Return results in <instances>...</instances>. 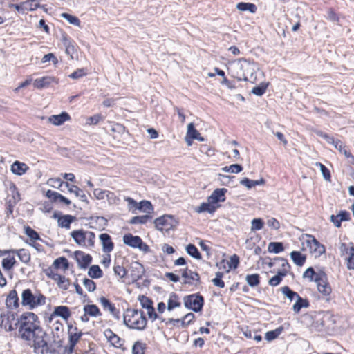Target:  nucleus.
Here are the masks:
<instances>
[{
    "label": "nucleus",
    "mask_w": 354,
    "mask_h": 354,
    "mask_svg": "<svg viewBox=\"0 0 354 354\" xmlns=\"http://www.w3.org/2000/svg\"><path fill=\"white\" fill-rule=\"evenodd\" d=\"M267 87H268V84L261 83L259 86H254L252 89L251 92H252V93H253L254 95H255L257 96H261L266 93Z\"/></svg>",
    "instance_id": "nucleus-52"
},
{
    "label": "nucleus",
    "mask_w": 354,
    "mask_h": 354,
    "mask_svg": "<svg viewBox=\"0 0 354 354\" xmlns=\"http://www.w3.org/2000/svg\"><path fill=\"white\" fill-rule=\"evenodd\" d=\"M316 165L320 168V171L322 172V174L324 178L326 180L330 181L331 176H330V171L328 169V168L321 162H317Z\"/></svg>",
    "instance_id": "nucleus-58"
},
{
    "label": "nucleus",
    "mask_w": 354,
    "mask_h": 354,
    "mask_svg": "<svg viewBox=\"0 0 354 354\" xmlns=\"http://www.w3.org/2000/svg\"><path fill=\"white\" fill-rule=\"evenodd\" d=\"M71 236L77 245L81 246H86V231L83 230H73L71 232Z\"/></svg>",
    "instance_id": "nucleus-18"
},
{
    "label": "nucleus",
    "mask_w": 354,
    "mask_h": 354,
    "mask_svg": "<svg viewBox=\"0 0 354 354\" xmlns=\"http://www.w3.org/2000/svg\"><path fill=\"white\" fill-rule=\"evenodd\" d=\"M315 282L317 284L319 292L325 297L327 301H329L332 293V288L328 281V277L325 272L318 274Z\"/></svg>",
    "instance_id": "nucleus-6"
},
{
    "label": "nucleus",
    "mask_w": 354,
    "mask_h": 354,
    "mask_svg": "<svg viewBox=\"0 0 354 354\" xmlns=\"http://www.w3.org/2000/svg\"><path fill=\"white\" fill-rule=\"evenodd\" d=\"M53 314L62 317L64 320H67L71 317V311L66 306H59L55 308Z\"/></svg>",
    "instance_id": "nucleus-24"
},
{
    "label": "nucleus",
    "mask_w": 354,
    "mask_h": 354,
    "mask_svg": "<svg viewBox=\"0 0 354 354\" xmlns=\"http://www.w3.org/2000/svg\"><path fill=\"white\" fill-rule=\"evenodd\" d=\"M183 301L187 308L196 313L201 311L204 305V298L199 293L185 296Z\"/></svg>",
    "instance_id": "nucleus-5"
},
{
    "label": "nucleus",
    "mask_w": 354,
    "mask_h": 354,
    "mask_svg": "<svg viewBox=\"0 0 354 354\" xmlns=\"http://www.w3.org/2000/svg\"><path fill=\"white\" fill-rule=\"evenodd\" d=\"M53 265L56 269L62 267L64 270H67L69 267L68 261L67 259L64 257H61L56 259L54 261Z\"/></svg>",
    "instance_id": "nucleus-45"
},
{
    "label": "nucleus",
    "mask_w": 354,
    "mask_h": 354,
    "mask_svg": "<svg viewBox=\"0 0 354 354\" xmlns=\"http://www.w3.org/2000/svg\"><path fill=\"white\" fill-rule=\"evenodd\" d=\"M324 272L320 270L318 272H315L312 267H309L306 270V271L303 274V278H307L310 280V281H315V279L317 278L318 274Z\"/></svg>",
    "instance_id": "nucleus-42"
},
{
    "label": "nucleus",
    "mask_w": 354,
    "mask_h": 354,
    "mask_svg": "<svg viewBox=\"0 0 354 354\" xmlns=\"http://www.w3.org/2000/svg\"><path fill=\"white\" fill-rule=\"evenodd\" d=\"M306 244L310 248L311 252L317 255H321L325 252L324 246L321 244L313 235H308L306 240Z\"/></svg>",
    "instance_id": "nucleus-11"
},
{
    "label": "nucleus",
    "mask_w": 354,
    "mask_h": 354,
    "mask_svg": "<svg viewBox=\"0 0 354 354\" xmlns=\"http://www.w3.org/2000/svg\"><path fill=\"white\" fill-rule=\"evenodd\" d=\"M88 275L91 279H100L103 276V272L97 265L91 266L88 271Z\"/></svg>",
    "instance_id": "nucleus-35"
},
{
    "label": "nucleus",
    "mask_w": 354,
    "mask_h": 354,
    "mask_svg": "<svg viewBox=\"0 0 354 354\" xmlns=\"http://www.w3.org/2000/svg\"><path fill=\"white\" fill-rule=\"evenodd\" d=\"M351 250L349 254L344 257V259L346 261L347 268L349 270H354V245L353 243H350Z\"/></svg>",
    "instance_id": "nucleus-34"
},
{
    "label": "nucleus",
    "mask_w": 354,
    "mask_h": 354,
    "mask_svg": "<svg viewBox=\"0 0 354 354\" xmlns=\"http://www.w3.org/2000/svg\"><path fill=\"white\" fill-rule=\"evenodd\" d=\"M264 222L261 218H254L251 222V231L255 232L263 227Z\"/></svg>",
    "instance_id": "nucleus-55"
},
{
    "label": "nucleus",
    "mask_w": 354,
    "mask_h": 354,
    "mask_svg": "<svg viewBox=\"0 0 354 354\" xmlns=\"http://www.w3.org/2000/svg\"><path fill=\"white\" fill-rule=\"evenodd\" d=\"M309 306V301L299 295L296 299L295 304L292 306V310L295 313H298L302 308H308Z\"/></svg>",
    "instance_id": "nucleus-26"
},
{
    "label": "nucleus",
    "mask_w": 354,
    "mask_h": 354,
    "mask_svg": "<svg viewBox=\"0 0 354 354\" xmlns=\"http://www.w3.org/2000/svg\"><path fill=\"white\" fill-rule=\"evenodd\" d=\"M290 257L294 263L298 266H302L305 263L306 259V255L301 254L299 251H292L290 253Z\"/></svg>",
    "instance_id": "nucleus-27"
},
{
    "label": "nucleus",
    "mask_w": 354,
    "mask_h": 354,
    "mask_svg": "<svg viewBox=\"0 0 354 354\" xmlns=\"http://www.w3.org/2000/svg\"><path fill=\"white\" fill-rule=\"evenodd\" d=\"M10 253L16 254L20 261L25 264H28L30 261V253L26 249L10 250Z\"/></svg>",
    "instance_id": "nucleus-22"
},
{
    "label": "nucleus",
    "mask_w": 354,
    "mask_h": 354,
    "mask_svg": "<svg viewBox=\"0 0 354 354\" xmlns=\"http://www.w3.org/2000/svg\"><path fill=\"white\" fill-rule=\"evenodd\" d=\"M46 297L41 293L37 295H33L30 289H26L21 294V304L24 306H28L29 309L32 310L37 306L44 305Z\"/></svg>",
    "instance_id": "nucleus-4"
},
{
    "label": "nucleus",
    "mask_w": 354,
    "mask_h": 354,
    "mask_svg": "<svg viewBox=\"0 0 354 354\" xmlns=\"http://www.w3.org/2000/svg\"><path fill=\"white\" fill-rule=\"evenodd\" d=\"M130 272L132 280L136 281L142 277L145 274V269L141 263L136 261L131 264Z\"/></svg>",
    "instance_id": "nucleus-13"
},
{
    "label": "nucleus",
    "mask_w": 354,
    "mask_h": 354,
    "mask_svg": "<svg viewBox=\"0 0 354 354\" xmlns=\"http://www.w3.org/2000/svg\"><path fill=\"white\" fill-rule=\"evenodd\" d=\"M83 285L88 292H93L96 289L95 283L90 279L85 278L83 280Z\"/></svg>",
    "instance_id": "nucleus-61"
},
{
    "label": "nucleus",
    "mask_w": 354,
    "mask_h": 354,
    "mask_svg": "<svg viewBox=\"0 0 354 354\" xmlns=\"http://www.w3.org/2000/svg\"><path fill=\"white\" fill-rule=\"evenodd\" d=\"M39 322L37 315L35 313L32 312L22 313L15 323V328H18L19 336L22 334L25 335V332Z\"/></svg>",
    "instance_id": "nucleus-3"
},
{
    "label": "nucleus",
    "mask_w": 354,
    "mask_h": 354,
    "mask_svg": "<svg viewBox=\"0 0 354 354\" xmlns=\"http://www.w3.org/2000/svg\"><path fill=\"white\" fill-rule=\"evenodd\" d=\"M61 17L64 19L67 20L69 24L80 26V20L75 16H73L70 14L64 12L61 14Z\"/></svg>",
    "instance_id": "nucleus-50"
},
{
    "label": "nucleus",
    "mask_w": 354,
    "mask_h": 354,
    "mask_svg": "<svg viewBox=\"0 0 354 354\" xmlns=\"http://www.w3.org/2000/svg\"><path fill=\"white\" fill-rule=\"evenodd\" d=\"M15 313L12 312H7L6 313H1L0 315V327L3 328L6 331H12L15 329V326H13L12 322L15 320Z\"/></svg>",
    "instance_id": "nucleus-8"
},
{
    "label": "nucleus",
    "mask_w": 354,
    "mask_h": 354,
    "mask_svg": "<svg viewBox=\"0 0 354 354\" xmlns=\"http://www.w3.org/2000/svg\"><path fill=\"white\" fill-rule=\"evenodd\" d=\"M186 252L189 255H190L191 257L196 259L200 260L202 259L201 253L199 252L198 248L194 244H188L186 246Z\"/></svg>",
    "instance_id": "nucleus-39"
},
{
    "label": "nucleus",
    "mask_w": 354,
    "mask_h": 354,
    "mask_svg": "<svg viewBox=\"0 0 354 354\" xmlns=\"http://www.w3.org/2000/svg\"><path fill=\"white\" fill-rule=\"evenodd\" d=\"M91 223H95L99 225V227L104 228L106 226L108 221L103 216H91Z\"/></svg>",
    "instance_id": "nucleus-57"
},
{
    "label": "nucleus",
    "mask_w": 354,
    "mask_h": 354,
    "mask_svg": "<svg viewBox=\"0 0 354 354\" xmlns=\"http://www.w3.org/2000/svg\"><path fill=\"white\" fill-rule=\"evenodd\" d=\"M227 189L225 188L216 189L212 194L207 198V201L214 205L219 202H224L225 201V193Z\"/></svg>",
    "instance_id": "nucleus-14"
},
{
    "label": "nucleus",
    "mask_w": 354,
    "mask_h": 354,
    "mask_svg": "<svg viewBox=\"0 0 354 354\" xmlns=\"http://www.w3.org/2000/svg\"><path fill=\"white\" fill-rule=\"evenodd\" d=\"M155 227L160 231L168 232L173 226L172 216L164 215L154 221Z\"/></svg>",
    "instance_id": "nucleus-7"
},
{
    "label": "nucleus",
    "mask_w": 354,
    "mask_h": 354,
    "mask_svg": "<svg viewBox=\"0 0 354 354\" xmlns=\"http://www.w3.org/2000/svg\"><path fill=\"white\" fill-rule=\"evenodd\" d=\"M99 239L102 243V250L106 253H109L113 251L114 248V243L112 241L111 237L109 234L103 233L99 236Z\"/></svg>",
    "instance_id": "nucleus-15"
},
{
    "label": "nucleus",
    "mask_w": 354,
    "mask_h": 354,
    "mask_svg": "<svg viewBox=\"0 0 354 354\" xmlns=\"http://www.w3.org/2000/svg\"><path fill=\"white\" fill-rule=\"evenodd\" d=\"M53 82L57 84V81H56L54 77L45 76L35 80L33 85L38 89H42L44 88L48 87Z\"/></svg>",
    "instance_id": "nucleus-16"
},
{
    "label": "nucleus",
    "mask_w": 354,
    "mask_h": 354,
    "mask_svg": "<svg viewBox=\"0 0 354 354\" xmlns=\"http://www.w3.org/2000/svg\"><path fill=\"white\" fill-rule=\"evenodd\" d=\"M281 292L290 301L296 299L299 295L297 292L292 290L288 286H286L281 288Z\"/></svg>",
    "instance_id": "nucleus-46"
},
{
    "label": "nucleus",
    "mask_w": 354,
    "mask_h": 354,
    "mask_svg": "<svg viewBox=\"0 0 354 354\" xmlns=\"http://www.w3.org/2000/svg\"><path fill=\"white\" fill-rule=\"evenodd\" d=\"M268 250L269 252L278 254L284 250L283 244L281 242H270L268 244Z\"/></svg>",
    "instance_id": "nucleus-41"
},
{
    "label": "nucleus",
    "mask_w": 354,
    "mask_h": 354,
    "mask_svg": "<svg viewBox=\"0 0 354 354\" xmlns=\"http://www.w3.org/2000/svg\"><path fill=\"white\" fill-rule=\"evenodd\" d=\"M282 328H278L274 330L268 331L265 335L267 341H272L276 339L282 332Z\"/></svg>",
    "instance_id": "nucleus-53"
},
{
    "label": "nucleus",
    "mask_w": 354,
    "mask_h": 354,
    "mask_svg": "<svg viewBox=\"0 0 354 354\" xmlns=\"http://www.w3.org/2000/svg\"><path fill=\"white\" fill-rule=\"evenodd\" d=\"M142 239L138 236H133L131 234H125L123 236V242L124 244L134 248H138L139 244L141 243Z\"/></svg>",
    "instance_id": "nucleus-20"
},
{
    "label": "nucleus",
    "mask_w": 354,
    "mask_h": 354,
    "mask_svg": "<svg viewBox=\"0 0 354 354\" xmlns=\"http://www.w3.org/2000/svg\"><path fill=\"white\" fill-rule=\"evenodd\" d=\"M49 185L53 187L57 188L60 189L62 192H64L62 189V187H69V184L67 182L62 181L59 178H50L48 181Z\"/></svg>",
    "instance_id": "nucleus-36"
},
{
    "label": "nucleus",
    "mask_w": 354,
    "mask_h": 354,
    "mask_svg": "<svg viewBox=\"0 0 354 354\" xmlns=\"http://www.w3.org/2000/svg\"><path fill=\"white\" fill-rule=\"evenodd\" d=\"M151 216L149 214L142 215V216H136L131 218L129 223L131 224L135 225V224H145L149 220L151 219Z\"/></svg>",
    "instance_id": "nucleus-44"
},
{
    "label": "nucleus",
    "mask_w": 354,
    "mask_h": 354,
    "mask_svg": "<svg viewBox=\"0 0 354 354\" xmlns=\"http://www.w3.org/2000/svg\"><path fill=\"white\" fill-rule=\"evenodd\" d=\"M182 277L185 279L184 283L192 286H196L200 282L199 274L187 268L184 269L182 272Z\"/></svg>",
    "instance_id": "nucleus-10"
},
{
    "label": "nucleus",
    "mask_w": 354,
    "mask_h": 354,
    "mask_svg": "<svg viewBox=\"0 0 354 354\" xmlns=\"http://www.w3.org/2000/svg\"><path fill=\"white\" fill-rule=\"evenodd\" d=\"M74 257L80 268L86 269L92 261V257L82 251L77 250L74 252Z\"/></svg>",
    "instance_id": "nucleus-9"
},
{
    "label": "nucleus",
    "mask_w": 354,
    "mask_h": 354,
    "mask_svg": "<svg viewBox=\"0 0 354 354\" xmlns=\"http://www.w3.org/2000/svg\"><path fill=\"white\" fill-rule=\"evenodd\" d=\"M197 136H199L198 131L195 129L193 123H189L187 125V131L186 136V141L187 144L190 145L192 141L189 140H194V138H197Z\"/></svg>",
    "instance_id": "nucleus-28"
},
{
    "label": "nucleus",
    "mask_w": 354,
    "mask_h": 354,
    "mask_svg": "<svg viewBox=\"0 0 354 354\" xmlns=\"http://www.w3.org/2000/svg\"><path fill=\"white\" fill-rule=\"evenodd\" d=\"M25 234L32 240L37 241L40 239L39 234L32 229L30 226H26L24 228Z\"/></svg>",
    "instance_id": "nucleus-54"
},
{
    "label": "nucleus",
    "mask_w": 354,
    "mask_h": 354,
    "mask_svg": "<svg viewBox=\"0 0 354 354\" xmlns=\"http://www.w3.org/2000/svg\"><path fill=\"white\" fill-rule=\"evenodd\" d=\"M74 330L77 331V328L76 327H75ZM82 335V332H80V333L75 332L74 333L72 332H69V343H70L71 351H72L73 349L74 346L77 343V342L79 341V339H80Z\"/></svg>",
    "instance_id": "nucleus-40"
},
{
    "label": "nucleus",
    "mask_w": 354,
    "mask_h": 354,
    "mask_svg": "<svg viewBox=\"0 0 354 354\" xmlns=\"http://www.w3.org/2000/svg\"><path fill=\"white\" fill-rule=\"evenodd\" d=\"M216 208L217 206L207 201V203H201V205L197 208L196 212L198 213L207 212L209 214H213L216 211Z\"/></svg>",
    "instance_id": "nucleus-30"
},
{
    "label": "nucleus",
    "mask_w": 354,
    "mask_h": 354,
    "mask_svg": "<svg viewBox=\"0 0 354 354\" xmlns=\"http://www.w3.org/2000/svg\"><path fill=\"white\" fill-rule=\"evenodd\" d=\"M75 219V217L69 214L58 217V226L66 229H69L71 223Z\"/></svg>",
    "instance_id": "nucleus-25"
},
{
    "label": "nucleus",
    "mask_w": 354,
    "mask_h": 354,
    "mask_svg": "<svg viewBox=\"0 0 354 354\" xmlns=\"http://www.w3.org/2000/svg\"><path fill=\"white\" fill-rule=\"evenodd\" d=\"M139 301L142 308H146L147 310L153 307L152 301L144 295L139 297Z\"/></svg>",
    "instance_id": "nucleus-64"
},
{
    "label": "nucleus",
    "mask_w": 354,
    "mask_h": 354,
    "mask_svg": "<svg viewBox=\"0 0 354 354\" xmlns=\"http://www.w3.org/2000/svg\"><path fill=\"white\" fill-rule=\"evenodd\" d=\"M223 276V273L221 272H217L216 273V277L212 279V282L214 286L219 287V288L225 287V283L222 280Z\"/></svg>",
    "instance_id": "nucleus-59"
},
{
    "label": "nucleus",
    "mask_w": 354,
    "mask_h": 354,
    "mask_svg": "<svg viewBox=\"0 0 354 354\" xmlns=\"http://www.w3.org/2000/svg\"><path fill=\"white\" fill-rule=\"evenodd\" d=\"M137 210H140L149 215V214L153 212V208L151 202L148 201H142L138 203Z\"/></svg>",
    "instance_id": "nucleus-38"
},
{
    "label": "nucleus",
    "mask_w": 354,
    "mask_h": 354,
    "mask_svg": "<svg viewBox=\"0 0 354 354\" xmlns=\"http://www.w3.org/2000/svg\"><path fill=\"white\" fill-rule=\"evenodd\" d=\"M95 234L93 232L86 231V246L93 248L95 245Z\"/></svg>",
    "instance_id": "nucleus-60"
},
{
    "label": "nucleus",
    "mask_w": 354,
    "mask_h": 354,
    "mask_svg": "<svg viewBox=\"0 0 354 354\" xmlns=\"http://www.w3.org/2000/svg\"><path fill=\"white\" fill-rule=\"evenodd\" d=\"M15 263L16 260L13 256L8 257L2 260V267L5 270H11Z\"/></svg>",
    "instance_id": "nucleus-48"
},
{
    "label": "nucleus",
    "mask_w": 354,
    "mask_h": 354,
    "mask_svg": "<svg viewBox=\"0 0 354 354\" xmlns=\"http://www.w3.org/2000/svg\"><path fill=\"white\" fill-rule=\"evenodd\" d=\"M146 344L139 341L135 342L132 348L133 354H145Z\"/></svg>",
    "instance_id": "nucleus-51"
},
{
    "label": "nucleus",
    "mask_w": 354,
    "mask_h": 354,
    "mask_svg": "<svg viewBox=\"0 0 354 354\" xmlns=\"http://www.w3.org/2000/svg\"><path fill=\"white\" fill-rule=\"evenodd\" d=\"M62 41L65 47L66 53L73 59L74 54L76 53L73 41L68 39L66 35H63Z\"/></svg>",
    "instance_id": "nucleus-23"
},
{
    "label": "nucleus",
    "mask_w": 354,
    "mask_h": 354,
    "mask_svg": "<svg viewBox=\"0 0 354 354\" xmlns=\"http://www.w3.org/2000/svg\"><path fill=\"white\" fill-rule=\"evenodd\" d=\"M87 74L85 68H78L70 74L68 77L71 79L77 80L85 76Z\"/></svg>",
    "instance_id": "nucleus-63"
},
{
    "label": "nucleus",
    "mask_w": 354,
    "mask_h": 354,
    "mask_svg": "<svg viewBox=\"0 0 354 354\" xmlns=\"http://www.w3.org/2000/svg\"><path fill=\"white\" fill-rule=\"evenodd\" d=\"M124 324L130 329L143 330L147 326V319L142 310L128 308L124 315Z\"/></svg>",
    "instance_id": "nucleus-2"
},
{
    "label": "nucleus",
    "mask_w": 354,
    "mask_h": 354,
    "mask_svg": "<svg viewBox=\"0 0 354 354\" xmlns=\"http://www.w3.org/2000/svg\"><path fill=\"white\" fill-rule=\"evenodd\" d=\"M71 119L69 114L66 112H62L59 115H53L48 118V121L54 125L59 126L64 122Z\"/></svg>",
    "instance_id": "nucleus-17"
},
{
    "label": "nucleus",
    "mask_w": 354,
    "mask_h": 354,
    "mask_svg": "<svg viewBox=\"0 0 354 354\" xmlns=\"http://www.w3.org/2000/svg\"><path fill=\"white\" fill-rule=\"evenodd\" d=\"M55 276L56 277H55L54 279L57 280L58 285L64 290L68 289L69 281L66 279L64 276H62L60 274H56Z\"/></svg>",
    "instance_id": "nucleus-56"
},
{
    "label": "nucleus",
    "mask_w": 354,
    "mask_h": 354,
    "mask_svg": "<svg viewBox=\"0 0 354 354\" xmlns=\"http://www.w3.org/2000/svg\"><path fill=\"white\" fill-rule=\"evenodd\" d=\"M99 301L104 310L109 311L115 319L119 320L120 319V310L108 299L102 297Z\"/></svg>",
    "instance_id": "nucleus-12"
},
{
    "label": "nucleus",
    "mask_w": 354,
    "mask_h": 354,
    "mask_svg": "<svg viewBox=\"0 0 354 354\" xmlns=\"http://www.w3.org/2000/svg\"><path fill=\"white\" fill-rule=\"evenodd\" d=\"M6 304L9 308H17L19 307V297L15 290H12L8 295Z\"/></svg>",
    "instance_id": "nucleus-19"
},
{
    "label": "nucleus",
    "mask_w": 354,
    "mask_h": 354,
    "mask_svg": "<svg viewBox=\"0 0 354 354\" xmlns=\"http://www.w3.org/2000/svg\"><path fill=\"white\" fill-rule=\"evenodd\" d=\"M84 311L91 317H97L102 315L99 308L95 304H87L84 306Z\"/></svg>",
    "instance_id": "nucleus-31"
},
{
    "label": "nucleus",
    "mask_w": 354,
    "mask_h": 354,
    "mask_svg": "<svg viewBox=\"0 0 354 354\" xmlns=\"http://www.w3.org/2000/svg\"><path fill=\"white\" fill-rule=\"evenodd\" d=\"M236 8L241 11H249L251 13H255L257 6L254 3L241 2L236 4Z\"/></svg>",
    "instance_id": "nucleus-37"
},
{
    "label": "nucleus",
    "mask_w": 354,
    "mask_h": 354,
    "mask_svg": "<svg viewBox=\"0 0 354 354\" xmlns=\"http://www.w3.org/2000/svg\"><path fill=\"white\" fill-rule=\"evenodd\" d=\"M245 281L250 287H255L260 283V276L258 274H248Z\"/></svg>",
    "instance_id": "nucleus-43"
},
{
    "label": "nucleus",
    "mask_w": 354,
    "mask_h": 354,
    "mask_svg": "<svg viewBox=\"0 0 354 354\" xmlns=\"http://www.w3.org/2000/svg\"><path fill=\"white\" fill-rule=\"evenodd\" d=\"M28 169L29 167L26 164L16 160L11 165L10 169L14 174L21 176L24 174L28 170Z\"/></svg>",
    "instance_id": "nucleus-21"
},
{
    "label": "nucleus",
    "mask_w": 354,
    "mask_h": 354,
    "mask_svg": "<svg viewBox=\"0 0 354 354\" xmlns=\"http://www.w3.org/2000/svg\"><path fill=\"white\" fill-rule=\"evenodd\" d=\"M113 271L115 275L119 276L120 279L124 278L127 274V270L120 265H115L113 267Z\"/></svg>",
    "instance_id": "nucleus-62"
},
{
    "label": "nucleus",
    "mask_w": 354,
    "mask_h": 354,
    "mask_svg": "<svg viewBox=\"0 0 354 354\" xmlns=\"http://www.w3.org/2000/svg\"><path fill=\"white\" fill-rule=\"evenodd\" d=\"M222 170L225 172L238 174L243 170V167L239 164H233L230 166H225L223 167Z\"/></svg>",
    "instance_id": "nucleus-49"
},
{
    "label": "nucleus",
    "mask_w": 354,
    "mask_h": 354,
    "mask_svg": "<svg viewBox=\"0 0 354 354\" xmlns=\"http://www.w3.org/2000/svg\"><path fill=\"white\" fill-rule=\"evenodd\" d=\"M68 191L70 193L74 194L77 197H80V200L82 202L88 203L87 201L86 196L83 193V192L76 185H70L69 187H66Z\"/></svg>",
    "instance_id": "nucleus-33"
},
{
    "label": "nucleus",
    "mask_w": 354,
    "mask_h": 354,
    "mask_svg": "<svg viewBox=\"0 0 354 354\" xmlns=\"http://www.w3.org/2000/svg\"><path fill=\"white\" fill-rule=\"evenodd\" d=\"M180 305L178 296L174 292L171 293L167 301V310L171 311L175 308L180 307Z\"/></svg>",
    "instance_id": "nucleus-29"
},
{
    "label": "nucleus",
    "mask_w": 354,
    "mask_h": 354,
    "mask_svg": "<svg viewBox=\"0 0 354 354\" xmlns=\"http://www.w3.org/2000/svg\"><path fill=\"white\" fill-rule=\"evenodd\" d=\"M21 339L32 343V347L36 354H47L51 353L50 347L47 341V334L41 327L40 323L19 336Z\"/></svg>",
    "instance_id": "nucleus-1"
},
{
    "label": "nucleus",
    "mask_w": 354,
    "mask_h": 354,
    "mask_svg": "<svg viewBox=\"0 0 354 354\" xmlns=\"http://www.w3.org/2000/svg\"><path fill=\"white\" fill-rule=\"evenodd\" d=\"M9 189L12 194V198L10 200H12V202L14 204H17L21 200L20 194L18 191L17 187L14 183H12L10 185Z\"/></svg>",
    "instance_id": "nucleus-47"
},
{
    "label": "nucleus",
    "mask_w": 354,
    "mask_h": 354,
    "mask_svg": "<svg viewBox=\"0 0 354 354\" xmlns=\"http://www.w3.org/2000/svg\"><path fill=\"white\" fill-rule=\"evenodd\" d=\"M24 11H34L39 8L44 9L45 6L40 5L38 0H26L24 1Z\"/></svg>",
    "instance_id": "nucleus-32"
}]
</instances>
